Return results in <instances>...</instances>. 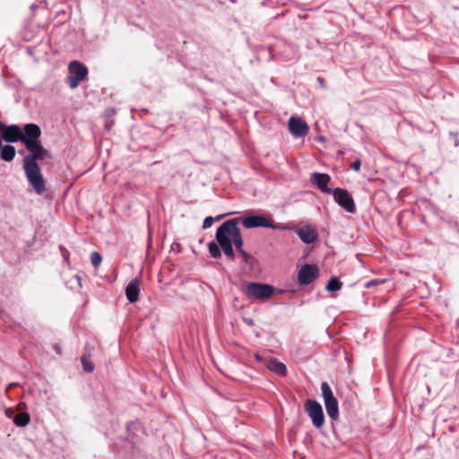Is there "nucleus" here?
Instances as JSON below:
<instances>
[{
	"label": "nucleus",
	"instance_id": "1",
	"mask_svg": "<svg viewBox=\"0 0 459 459\" xmlns=\"http://www.w3.org/2000/svg\"><path fill=\"white\" fill-rule=\"evenodd\" d=\"M240 219L234 218L224 221L216 230V240L221 250L230 259L234 258L232 244L235 245L238 253L244 251L243 238L238 224Z\"/></svg>",
	"mask_w": 459,
	"mask_h": 459
},
{
	"label": "nucleus",
	"instance_id": "2",
	"mask_svg": "<svg viewBox=\"0 0 459 459\" xmlns=\"http://www.w3.org/2000/svg\"><path fill=\"white\" fill-rule=\"evenodd\" d=\"M41 130L36 124H29L27 127V136L24 139V145L31 154L23 159V163L38 164V160H43L49 157L48 152L40 144L39 137Z\"/></svg>",
	"mask_w": 459,
	"mask_h": 459
},
{
	"label": "nucleus",
	"instance_id": "3",
	"mask_svg": "<svg viewBox=\"0 0 459 459\" xmlns=\"http://www.w3.org/2000/svg\"><path fill=\"white\" fill-rule=\"evenodd\" d=\"M23 169L25 176L34 191L38 195L43 194L46 186L39 166L38 164L23 163Z\"/></svg>",
	"mask_w": 459,
	"mask_h": 459
},
{
	"label": "nucleus",
	"instance_id": "4",
	"mask_svg": "<svg viewBox=\"0 0 459 459\" xmlns=\"http://www.w3.org/2000/svg\"><path fill=\"white\" fill-rule=\"evenodd\" d=\"M29 124H26L22 129L17 125L7 126L3 122H0V133L1 137L7 143H16L21 141L24 143V139L27 136V127Z\"/></svg>",
	"mask_w": 459,
	"mask_h": 459
},
{
	"label": "nucleus",
	"instance_id": "5",
	"mask_svg": "<svg viewBox=\"0 0 459 459\" xmlns=\"http://www.w3.org/2000/svg\"><path fill=\"white\" fill-rule=\"evenodd\" d=\"M321 392L327 415L333 420H337L339 417V404L328 383H322Z\"/></svg>",
	"mask_w": 459,
	"mask_h": 459
},
{
	"label": "nucleus",
	"instance_id": "6",
	"mask_svg": "<svg viewBox=\"0 0 459 459\" xmlns=\"http://www.w3.org/2000/svg\"><path fill=\"white\" fill-rule=\"evenodd\" d=\"M68 70L69 76L67 80L71 89H75L79 83L86 78L88 74L87 67L78 61L71 62Z\"/></svg>",
	"mask_w": 459,
	"mask_h": 459
},
{
	"label": "nucleus",
	"instance_id": "7",
	"mask_svg": "<svg viewBox=\"0 0 459 459\" xmlns=\"http://www.w3.org/2000/svg\"><path fill=\"white\" fill-rule=\"evenodd\" d=\"M334 201L341 206L344 211L350 213H355L356 205L351 195L343 188H334L332 193Z\"/></svg>",
	"mask_w": 459,
	"mask_h": 459
},
{
	"label": "nucleus",
	"instance_id": "8",
	"mask_svg": "<svg viewBox=\"0 0 459 459\" xmlns=\"http://www.w3.org/2000/svg\"><path fill=\"white\" fill-rule=\"evenodd\" d=\"M274 289L269 284L250 282L247 284L245 293L249 298L264 299L273 294Z\"/></svg>",
	"mask_w": 459,
	"mask_h": 459
},
{
	"label": "nucleus",
	"instance_id": "9",
	"mask_svg": "<svg viewBox=\"0 0 459 459\" xmlns=\"http://www.w3.org/2000/svg\"><path fill=\"white\" fill-rule=\"evenodd\" d=\"M305 409L310 417L313 425L319 429L325 423V417L321 404L315 400H307L305 403Z\"/></svg>",
	"mask_w": 459,
	"mask_h": 459
},
{
	"label": "nucleus",
	"instance_id": "10",
	"mask_svg": "<svg viewBox=\"0 0 459 459\" xmlns=\"http://www.w3.org/2000/svg\"><path fill=\"white\" fill-rule=\"evenodd\" d=\"M242 224L246 229L267 228L277 229L269 219L264 215H249L242 220Z\"/></svg>",
	"mask_w": 459,
	"mask_h": 459
},
{
	"label": "nucleus",
	"instance_id": "11",
	"mask_svg": "<svg viewBox=\"0 0 459 459\" xmlns=\"http://www.w3.org/2000/svg\"><path fill=\"white\" fill-rule=\"evenodd\" d=\"M288 126L290 133L296 138L305 136L309 130L307 124L298 117H290Z\"/></svg>",
	"mask_w": 459,
	"mask_h": 459
},
{
	"label": "nucleus",
	"instance_id": "12",
	"mask_svg": "<svg viewBox=\"0 0 459 459\" xmlns=\"http://www.w3.org/2000/svg\"><path fill=\"white\" fill-rule=\"evenodd\" d=\"M283 229L294 230L305 244H312L317 239L316 231L308 225L298 226L296 228L284 227Z\"/></svg>",
	"mask_w": 459,
	"mask_h": 459
},
{
	"label": "nucleus",
	"instance_id": "13",
	"mask_svg": "<svg viewBox=\"0 0 459 459\" xmlns=\"http://www.w3.org/2000/svg\"><path fill=\"white\" fill-rule=\"evenodd\" d=\"M318 275V269L316 265L305 264L298 273V281L301 285L311 283Z\"/></svg>",
	"mask_w": 459,
	"mask_h": 459
},
{
	"label": "nucleus",
	"instance_id": "14",
	"mask_svg": "<svg viewBox=\"0 0 459 459\" xmlns=\"http://www.w3.org/2000/svg\"><path fill=\"white\" fill-rule=\"evenodd\" d=\"M330 181V176L325 173L314 172L311 175V182L314 185H316L323 193H332L333 190L330 187H328V184Z\"/></svg>",
	"mask_w": 459,
	"mask_h": 459
},
{
	"label": "nucleus",
	"instance_id": "15",
	"mask_svg": "<svg viewBox=\"0 0 459 459\" xmlns=\"http://www.w3.org/2000/svg\"><path fill=\"white\" fill-rule=\"evenodd\" d=\"M140 290V283L137 279L132 280L126 289V295L127 299L134 303L138 300Z\"/></svg>",
	"mask_w": 459,
	"mask_h": 459
},
{
	"label": "nucleus",
	"instance_id": "16",
	"mask_svg": "<svg viewBox=\"0 0 459 459\" xmlns=\"http://www.w3.org/2000/svg\"><path fill=\"white\" fill-rule=\"evenodd\" d=\"M265 366L270 371L279 376L283 377L286 375L287 368L282 362H280L276 359H268L265 361Z\"/></svg>",
	"mask_w": 459,
	"mask_h": 459
},
{
	"label": "nucleus",
	"instance_id": "17",
	"mask_svg": "<svg viewBox=\"0 0 459 459\" xmlns=\"http://www.w3.org/2000/svg\"><path fill=\"white\" fill-rule=\"evenodd\" d=\"M15 148L13 145H4L0 151V158L4 161H12L15 157Z\"/></svg>",
	"mask_w": 459,
	"mask_h": 459
},
{
	"label": "nucleus",
	"instance_id": "18",
	"mask_svg": "<svg viewBox=\"0 0 459 459\" xmlns=\"http://www.w3.org/2000/svg\"><path fill=\"white\" fill-rule=\"evenodd\" d=\"M30 417L27 412L18 413L14 419L13 422L16 426L25 427L30 423Z\"/></svg>",
	"mask_w": 459,
	"mask_h": 459
},
{
	"label": "nucleus",
	"instance_id": "19",
	"mask_svg": "<svg viewBox=\"0 0 459 459\" xmlns=\"http://www.w3.org/2000/svg\"><path fill=\"white\" fill-rule=\"evenodd\" d=\"M220 245L219 243H215L213 241L210 242L208 244L209 253L212 257L213 258H220L221 255V250H220Z\"/></svg>",
	"mask_w": 459,
	"mask_h": 459
},
{
	"label": "nucleus",
	"instance_id": "20",
	"mask_svg": "<svg viewBox=\"0 0 459 459\" xmlns=\"http://www.w3.org/2000/svg\"><path fill=\"white\" fill-rule=\"evenodd\" d=\"M342 283L337 278L333 277L328 281L326 290L328 291H337L342 289Z\"/></svg>",
	"mask_w": 459,
	"mask_h": 459
},
{
	"label": "nucleus",
	"instance_id": "21",
	"mask_svg": "<svg viewBox=\"0 0 459 459\" xmlns=\"http://www.w3.org/2000/svg\"><path fill=\"white\" fill-rule=\"evenodd\" d=\"M225 215L224 214H221V215H218L215 219L212 216H207L204 220V223H203V227L204 229H208L210 227H212V225L213 224L214 221H220L221 219H222Z\"/></svg>",
	"mask_w": 459,
	"mask_h": 459
},
{
	"label": "nucleus",
	"instance_id": "22",
	"mask_svg": "<svg viewBox=\"0 0 459 459\" xmlns=\"http://www.w3.org/2000/svg\"><path fill=\"white\" fill-rule=\"evenodd\" d=\"M82 364L83 369L86 372L93 371L94 366H93L92 362L91 361V359L87 356L82 357Z\"/></svg>",
	"mask_w": 459,
	"mask_h": 459
},
{
	"label": "nucleus",
	"instance_id": "23",
	"mask_svg": "<svg viewBox=\"0 0 459 459\" xmlns=\"http://www.w3.org/2000/svg\"><path fill=\"white\" fill-rule=\"evenodd\" d=\"M239 254L242 256L243 261L247 264H248L250 266V268H252L254 265V257L251 255H249L247 252H246L245 250L240 252Z\"/></svg>",
	"mask_w": 459,
	"mask_h": 459
},
{
	"label": "nucleus",
	"instance_id": "24",
	"mask_svg": "<svg viewBox=\"0 0 459 459\" xmlns=\"http://www.w3.org/2000/svg\"><path fill=\"white\" fill-rule=\"evenodd\" d=\"M91 262L93 266L97 267L101 263V255L98 252H93L91 255Z\"/></svg>",
	"mask_w": 459,
	"mask_h": 459
},
{
	"label": "nucleus",
	"instance_id": "25",
	"mask_svg": "<svg viewBox=\"0 0 459 459\" xmlns=\"http://www.w3.org/2000/svg\"><path fill=\"white\" fill-rule=\"evenodd\" d=\"M385 281V280H381V279H374V280H371L368 282L365 283V288L367 289H369V288H372V287H375V286H378L382 283H384Z\"/></svg>",
	"mask_w": 459,
	"mask_h": 459
},
{
	"label": "nucleus",
	"instance_id": "26",
	"mask_svg": "<svg viewBox=\"0 0 459 459\" xmlns=\"http://www.w3.org/2000/svg\"><path fill=\"white\" fill-rule=\"evenodd\" d=\"M360 160H357L351 164V169L355 171H359L360 169Z\"/></svg>",
	"mask_w": 459,
	"mask_h": 459
},
{
	"label": "nucleus",
	"instance_id": "27",
	"mask_svg": "<svg viewBox=\"0 0 459 459\" xmlns=\"http://www.w3.org/2000/svg\"><path fill=\"white\" fill-rule=\"evenodd\" d=\"M255 359H256V360H258V361H263V358H262V357H261V355H260V354H258V353H255Z\"/></svg>",
	"mask_w": 459,
	"mask_h": 459
},
{
	"label": "nucleus",
	"instance_id": "28",
	"mask_svg": "<svg viewBox=\"0 0 459 459\" xmlns=\"http://www.w3.org/2000/svg\"><path fill=\"white\" fill-rule=\"evenodd\" d=\"M246 322H247L248 325H252V324H253V321H252V320H246Z\"/></svg>",
	"mask_w": 459,
	"mask_h": 459
}]
</instances>
